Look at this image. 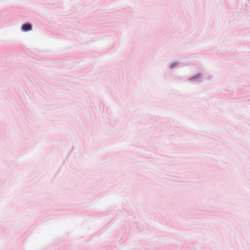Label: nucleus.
I'll return each instance as SVG.
<instances>
[{"mask_svg": "<svg viewBox=\"0 0 250 250\" xmlns=\"http://www.w3.org/2000/svg\"><path fill=\"white\" fill-rule=\"evenodd\" d=\"M22 30L24 32L28 31L32 29V25L28 23L23 24L21 27Z\"/></svg>", "mask_w": 250, "mask_h": 250, "instance_id": "obj_1", "label": "nucleus"}]
</instances>
